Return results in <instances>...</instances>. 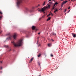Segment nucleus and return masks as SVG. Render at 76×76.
I'll return each instance as SVG.
<instances>
[{"label":"nucleus","mask_w":76,"mask_h":76,"mask_svg":"<svg viewBox=\"0 0 76 76\" xmlns=\"http://www.w3.org/2000/svg\"><path fill=\"white\" fill-rule=\"evenodd\" d=\"M52 1V0H48V2H49V3L48 4H47V6L46 7H45L42 8L41 10H39L38 11L39 12H43L47 9H50V4H51V3H52V1Z\"/></svg>","instance_id":"f257e3e1"},{"label":"nucleus","mask_w":76,"mask_h":76,"mask_svg":"<svg viewBox=\"0 0 76 76\" xmlns=\"http://www.w3.org/2000/svg\"><path fill=\"white\" fill-rule=\"evenodd\" d=\"M11 43L13 44L14 46V47H19L22 46V40H20L16 43H15L13 41Z\"/></svg>","instance_id":"f03ea898"},{"label":"nucleus","mask_w":76,"mask_h":76,"mask_svg":"<svg viewBox=\"0 0 76 76\" xmlns=\"http://www.w3.org/2000/svg\"><path fill=\"white\" fill-rule=\"evenodd\" d=\"M7 35H9V37H7V40H9L11 39H12V38H13V39H16L17 37V34L16 33H14V34H13V36H12V35H10V33H8V34H7Z\"/></svg>","instance_id":"7ed1b4c3"},{"label":"nucleus","mask_w":76,"mask_h":76,"mask_svg":"<svg viewBox=\"0 0 76 76\" xmlns=\"http://www.w3.org/2000/svg\"><path fill=\"white\" fill-rule=\"evenodd\" d=\"M17 2H16V5L17 7H19L20 5H21V4H22V1L24 0H16Z\"/></svg>","instance_id":"20e7f679"},{"label":"nucleus","mask_w":76,"mask_h":76,"mask_svg":"<svg viewBox=\"0 0 76 76\" xmlns=\"http://www.w3.org/2000/svg\"><path fill=\"white\" fill-rule=\"evenodd\" d=\"M54 7H53V8H52V9H51V11H53V9H54V10H55V11H54V13H56V12H57V11H58V10L57 9H54Z\"/></svg>","instance_id":"39448f33"},{"label":"nucleus","mask_w":76,"mask_h":76,"mask_svg":"<svg viewBox=\"0 0 76 76\" xmlns=\"http://www.w3.org/2000/svg\"><path fill=\"white\" fill-rule=\"evenodd\" d=\"M25 10H26V11H29L30 12H32V10H30L29 11V10H28V8H25Z\"/></svg>","instance_id":"423d86ee"},{"label":"nucleus","mask_w":76,"mask_h":76,"mask_svg":"<svg viewBox=\"0 0 76 76\" xmlns=\"http://www.w3.org/2000/svg\"><path fill=\"white\" fill-rule=\"evenodd\" d=\"M33 60H34V58H31V60H30V61H29V63H31V62H32Z\"/></svg>","instance_id":"0eeeda50"},{"label":"nucleus","mask_w":76,"mask_h":76,"mask_svg":"<svg viewBox=\"0 0 76 76\" xmlns=\"http://www.w3.org/2000/svg\"><path fill=\"white\" fill-rule=\"evenodd\" d=\"M72 36H73V37L74 38H75L76 36V35L74 34V33H72Z\"/></svg>","instance_id":"6e6552de"},{"label":"nucleus","mask_w":76,"mask_h":76,"mask_svg":"<svg viewBox=\"0 0 76 76\" xmlns=\"http://www.w3.org/2000/svg\"><path fill=\"white\" fill-rule=\"evenodd\" d=\"M39 4H38V5H37V6H36V7H32V9H34V8H37L39 7Z\"/></svg>","instance_id":"1a4fd4ad"},{"label":"nucleus","mask_w":76,"mask_h":76,"mask_svg":"<svg viewBox=\"0 0 76 76\" xmlns=\"http://www.w3.org/2000/svg\"><path fill=\"white\" fill-rule=\"evenodd\" d=\"M32 29L33 30H34V29H35V26H32Z\"/></svg>","instance_id":"9d476101"},{"label":"nucleus","mask_w":76,"mask_h":76,"mask_svg":"<svg viewBox=\"0 0 76 76\" xmlns=\"http://www.w3.org/2000/svg\"><path fill=\"white\" fill-rule=\"evenodd\" d=\"M45 1H44L43 3H42V6H44L45 4Z\"/></svg>","instance_id":"9b49d317"},{"label":"nucleus","mask_w":76,"mask_h":76,"mask_svg":"<svg viewBox=\"0 0 76 76\" xmlns=\"http://www.w3.org/2000/svg\"><path fill=\"white\" fill-rule=\"evenodd\" d=\"M41 56V54L39 53V55H38V56H37V57H40V56Z\"/></svg>","instance_id":"f8f14e48"},{"label":"nucleus","mask_w":76,"mask_h":76,"mask_svg":"<svg viewBox=\"0 0 76 76\" xmlns=\"http://www.w3.org/2000/svg\"><path fill=\"white\" fill-rule=\"evenodd\" d=\"M0 14H1V15L2 14V13L1 12V11H0ZM1 16H0V20H1Z\"/></svg>","instance_id":"ddd939ff"},{"label":"nucleus","mask_w":76,"mask_h":76,"mask_svg":"<svg viewBox=\"0 0 76 76\" xmlns=\"http://www.w3.org/2000/svg\"><path fill=\"white\" fill-rule=\"evenodd\" d=\"M57 4H58V3H57V2H55V3L54 4V7L55 6V5H56Z\"/></svg>","instance_id":"4468645a"},{"label":"nucleus","mask_w":76,"mask_h":76,"mask_svg":"<svg viewBox=\"0 0 76 76\" xmlns=\"http://www.w3.org/2000/svg\"><path fill=\"white\" fill-rule=\"evenodd\" d=\"M50 17L48 18V19H47V21L50 20Z\"/></svg>","instance_id":"2eb2a0df"},{"label":"nucleus","mask_w":76,"mask_h":76,"mask_svg":"<svg viewBox=\"0 0 76 76\" xmlns=\"http://www.w3.org/2000/svg\"><path fill=\"white\" fill-rule=\"evenodd\" d=\"M52 35H53L55 36L56 35V34L54 33H53L52 34Z\"/></svg>","instance_id":"dca6fc26"},{"label":"nucleus","mask_w":76,"mask_h":76,"mask_svg":"<svg viewBox=\"0 0 76 76\" xmlns=\"http://www.w3.org/2000/svg\"><path fill=\"white\" fill-rule=\"evenodd\" d=\"M66 2H63V3L62 4H65V3H66Z\"/></svg>","instance_id":"f3484780"},{"label":"nucleus","mask_w":76,"mask_h":76,"mask_svg":"<svg viewBox=\"0 0 76 76\" xmlns=\"http://www.w3.org/2000/svg\"><path fill=\"white\" fill-rule=\"evenodd\" d=\"M4 47H5L6 48H8V46L7 45H4Z\"/></svg>","instance_id":"a211bd4d"},{"label":"nucleus","mask_w":76,"mask_h":76,"mask_svg":"<svg viewBox=\"0 0 76 76\" xmlns=\"http://www.w3.org/2000/svg\"><path fill=\"white\" fill-rule=\"evenodd\" d=\"M48 46L49 47H50V44H48Z\"/></svg>","instance_id":"6ab92c4d"},{"label":"nucleus","mask_w":76,"mask_h":76,"mask_svg":"<svg viewBox=\"0 0 76 76\" xmlns=\"http://www.w3.org/2000/svg\"><path fill=\"white\" fill-rule=\"evenodd\" d=\"M41 46V44H39V45H38V47H40Z\"/></svg>","instance_id":"aec40b11"},{"label":"nucleus","mask_w":76,"mask_h":76,"mask_svg":"<svg viewBox=\"0 0 76 76\" xmlns=\"http://www.w3.org/2000/svg\"><path fill=\"white\" fill-rule=\"evenodd\" d=\"M50 56L51 57H53V55H52V54H50Z\"/></svg>","instance_id":"412c9836"},{"label":"nucleus","mask_w":76,"mask_h":76,"mask_svg":"<svg viewBox=\"0 0 76 76\" xmlns=\"http://www.w3.org/2000/svg\"><path fill=\"white\" fill-rule=\"evenodd\" d=\"M49 15H51V16H53V14H52V13L50 14Z\"/></svg>","instance_id":"4be33fe9"},{"label":"nucleus","mask_w":76,"mask_h":76,"mask_svg":"<svg viewBox=\"0 0 76 76\" xmlns=\"http://www.w3.org/2000/svg\"><path fill=\"white\" fill-rule=\"evenodd\" d=\"M63 6V4H62L61 5V7H62Z\"/></svg>","instance_id":"5701e85b"},{"label":"nucleus","mask_w":76,"mask_h":76,"mask_svg":"<svg viewBox=\"0 0 76 76\" xmlns=\"http://www.w3.org/2000/svg\"><path fill=\"white\" fill-rule=\"evenodd\" d=\"M0 69H2V67L1 66L0 67Z\"/></svg>","instance_id":"b1692460"},{"label":"nucleus","mask_w":76,"mask_h":76,"mask_svg":"<svg viewBox=\"0 0 76 76\" xmlns=\"http://www.w3.org/2000/svg\"><path fill=\"white\" fill-rule=\"evenodd\" d=\"M68 2L67 1H65L63 2Z\"/></svg>","instance_id":"393cba45"},{"label":"nucleus","mask_w":76,"mask_h":76,"mask_svg":"<svg viewBox=\"0 0 76 76\" xmlns=\"http://www.w3.org/2000/svg\"><path fill=\"white\" fill-rule=\"evenodd\" d=\"M38 65H40V64L39 63V62H38Z\"/></svg>","instance_id":"a878e982"},{"label":"nucleus","mask_w":76,"mask_h":76,"mask_svg":"<svg viewBox=\"0 0 76 76\" xmlns=\"http://www.w3.org/2000/svg\"><path fill=\"white\" fill-rule=\"evenodd\" d=\"M66 12V9H65V11H64V12Z\"/></svg>","instance_id":"bb28decb"},{"label":"nucleus","mask_w":76,"mask_h":76,"mask_svg":"<svg viewBox=\"0 0 76 76\" xmlns=\"http://www.w3.org/2000/svg\"><path fill=\"white\" fill-rule=\"evenodd\" d=\"M45 17V15H43V16H42V18H44Z\"/></svg>","instance_id":"cd10ccee"},{"label":"nucleus","mask_w":76,"mask_h":76,"mask_svg":"<svg viewBox=\"0 0 76 76\" xmlns=\"http://www.w3.org/2000/svg\"><path fill=\"white\" fill-rule=\"evenodd\" d=\"M1 33V31H0V34Z\"/></svg>","instance_id":"c85d7f7f"},{"label":"nucleus","mask_w":76,"mask_h":76,"mask_svg":"<svg viewBox=\"0 0 76 76\" xmlns=\"http://www.w3.org/2000/svg\"><path fill=\"white\" fill-rule=\"evenodd\" d=\"M50 14L48 15V16H50Z\"/></svg>","instance_id":"c756f323"},{"label":"nucleus","mask_w":76,"mask_h":76,"mask_svg":"<svg viewBox=\"0 0 76 76\" xmlns=\"http://www.w3.org/2000/svg\"><path fill=\"white\" fill-rule=\"evenodd\" d=\"M40 34V33H38V35H39Z\"/></svg>","instance_id":"7c9ffc66"},{"label":"nucleus","mask_w":76,"mask_h":76,"mask_svg":"<svg viewBox=\"0 0 76 76\" xmlns=\"http://www.w3.org/2000/svg\"><path fill=\"white\" fill-rule=\"evenodd\" d=\"M51 41H52V42H53V39H51Z\"/></svg>","instance_id":"2f4dec72"},{"label":"nucleus","mask_w":76,"mask_h":76,"mask_svg":"<svg viewBox=\"0 0 76 76\" xmlns=\"http://www.w3.org/2000/svg\"><path fill=\"white\" fill-rule=\"evenodd\" d=\"M70 9V7H69V8H68V10H69Z\"/></svg>","instance_id":"473e14b6"},{"label":"nucleus","mask_w":76,"mask_h":76,"mask_svg":"<svg viewBox=\"0 0 76 76\" xmlns=\"http://www.w3.org/2000/svg\"><path fill=\"white\" fill-rule=\"evenodd\" d=\"M11 51V49H10V50H9V51Z\"/></svg>","instance_id":"72a5a7b5"},{"label":"nucleus","mask_w":76,"mask_h":76,"mask_svg":"<svg viewBox=\"0 0 76 76\" xmlns=\"http://www.w3.org/2000/svg\"><path fill=\"white\" fill-rule=\"evenodd\" d=\"M0 63H2V61H1L0 62Z\"/></svg>","instance_id":"f704fd0d"},{"label":"nucleus","mask_w":76,"mask_h":76,"mask_svg":"<svg viewBox=\"0 0 76 76\" xmlns=\"http://www.w3.org/2000/svg\"><path fill=\"white\" fill-rule=\"evenodd\" d=\"M70 11V10H69V11H68V12H69Z\"/></svg>","instance_id":"c9c22d12"},{"label":"nucleus","mask_w":76,"mask_h":76,"mask_svg":"<svg viewBox=\"0 0 76 76\" xmlns=\"http://www.w3.org/2000/svg\"><path fill=\"white\" fill-rule=\"evenodd\" d=\"M45 12H43V14H45Z\"/></svg>","instance_id":"e433bc0d"},{"label":"nucleus","mask_w":76,"mask_h":76,"mask_svg":"<svg viewBox=\"0 0 76 76\" xmlns=\"http://www.w3.org/2000/svg\"><path fill=\"white\" fill-rule=\"evenodd\" d=\"M37 31V29L36 30V31Z\"/></svg>","instance_id":"4c0bfd02"},{"label":"nucleus","mask_w":76,"mask_h":76,"mask_svg":"<svg viewBox=\"0 0 76 76\" xmlns=\"http://www.w3.org/2000/svg\"><path fill=\"white\" fill-rule=\"evenodd\" d=\"M38 41H37V43H38Z\"/></svg>","instance_id":"58836bf2"},{"label":"nucleus","mask_w":76,"mask_h":76,"mask_svg":"<svg viewBox=\"0 0 76 76\" xmlns=\"http://www.w3.org/2000/svg\"><path fill=\"white\" fill-rule=\"evenodd\" d=\"M71 1H74V0H71Z\"/></svg>","instance_id":"ea45409f"},{"label":"nucleus","mask_w":76,"mask_h":76,"mask_svg":"<svg viewBox=\"0 0 76 76\" xmlns=\"http://www.w3.org/2000/svg\"><path fill=\"white\" fill-rule=\"evenodd\" d=\"M39 76H41V75H40Z\"/></svg>","instance_id":"a19ab883"},{"label":"nucleus","mask_w":76,"mask_h":76,"mask_svg":"<svg viewBox=\"0 0 76 76\" xmlns=\"http://www.w3.org/2000/svg\"><path fill=\"white\" fill-rule=\"evenodd\" d=\"M63 1V0H61V1Z\"/></svg>","instance_id":"79ce46f5"},{"label":"nucleus","mask_w":76,"mask_h":76,"mask_svg":"<svg viewBox=\"0 0 76 76\" xmlns=\"http://www.w3.org/2000/svg\"><path fill=\"white\" fill-rule=\"evenodd\" d=\"M39 8H38V10H39Z\"/></svg>","instance_id":"37998d69"},{"label":"nucleus","mask_w":76,"mask_h":76,"mask_svg":"<svg viewBox=\"0 0 76 76\" xmlns=\"http://www.w3.org/2000/svg\"><path fill=\"white\" fill-rule=\"evenodd\" d=\"M66 13H65V15H66Z\"/></svg>","instance_id":"c03bdc74"},{"label":"nucleus","mask_w":76,"mask_h":76,"mask_svg":"<svg viewBox=\"0 0 76 76\" xmlns=\"http://www.w3.org/2000/svg\"><path fill=\"white\" fill-rule=\"evenodd\" d=\"M38 38L39 39V37H38Z\"/></svg>","instance_id":"a18cd8bd"},{"label":"nucleus","mask_w":76,"mask_h":76,"mask_svg":"<svg viewBox=\"0 0 76 76\" xmlns=\"http://www.w3.org/2000/svg\"><path fill=\"white\" fill-rule=\"evenodd\" d=\"M69 1H70V0H69Z\"/></svg>","instance_id":"49530a36"},{"label":"nucleus","mask_w":76,"mask_h":76,"mask_svg":"<svg viewBox=\"0 0 76 76\" xmlns=\"http://www.w3.org/2000/svg\"><path fill=\"white\" fill-rule=\"evenodd\" d=\"M1 28V27H0V28Z\"/></svg>","instance_id":"de8ad7c7"}]
</instances>
